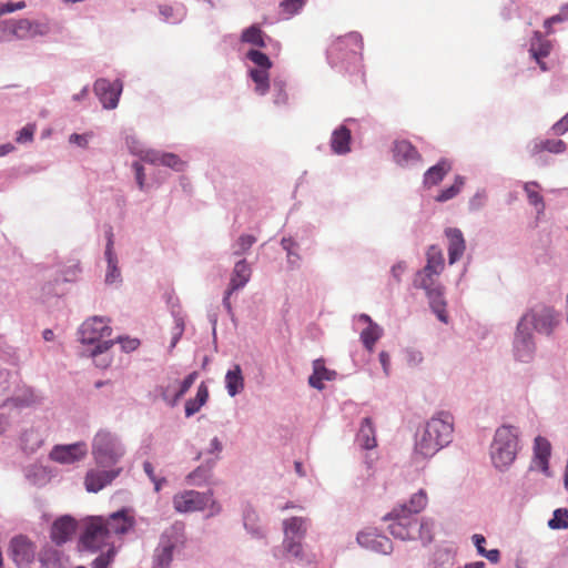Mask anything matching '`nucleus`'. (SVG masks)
<instances>
[{
	"label": "nucleus",
	"mask_w": 568,
	"mask_h": 568,
	"mask_svg": "<svg viewBox=\"0 0 568 568\" xmlns=\"http://www.w3.org/2000/svg\"><path fill=\"white\" fill-rule=\"evenodd\" d=\"M487 202V192L485 189L477 190L468 201V210L470 212L480 211Z\"/></svg>",
	"instance_id": "6e6d98bb"
},
{
	"label": "nucleus",
	"mask_w": 568,
	"mask_h": 568,
	"mask_svg": "<svg viewBox=\"0 0 568 568\" xmlns=\"http://www.w3.org/2000/svg\"><path fill=\"white\" fill-rule=\"evenodd\" d=\"M247 60V78L253 83L254 92L264 97L270 91V70L273 62L270 57L258 49L252 48L245 53Z\"/></svg>",
	"instance_id": "0eeeda50"
},
{
	"label": "nucleus",
	"mask_w": 568,
	"mask_h": 568,
	"mask_svg": "<svg viewBox=\"0 0 568 568\" xmlns=\"http://www.w3.org/2000/svg\"><path fill=\"white\" fill-rule=\"evenodd\" d=\"M265 39L268 37L262 31L258 24H252L245 28L241 33V41L257 48H265Z\"/></svg>",
	"instance_id": "a19ab883"
},
{
	"label": "nucleus",
	"mask_w": 568,
	"mask_h": 568,
	"mask_svg": "<svg viewBox=\"0 0 568 568\" xmlns=\"http://www.w3.org/2000/svg\"><path fill=\"white\" fill-rule=\"evenodd\" d=\"M123 468H92L89 469L84 477V487L87 491L97 494L104 487L110 485L115 478H118Z\"/></svg>",
	"instance_id": "4468645a"
},
{
	"label": "nucleus",
	"mask_w": 568,
	"mask_h": 568,
	"mask_svg": "<svg viewBox=\"0 0 568 568\" xmlns=\"http://www.w3.org/2000/svg\"><path fill=\"white\" fill-rule=\"evenodd\" d=\"M93 136V132H85L83 134L72 133L69 136V143L75 144L79 148L87 149L89 141Z\"/></svg>",
	"instance_id": "052dcab7"
},
{
	"label": "nucleus",
	"mask_w": 568,
	"mask_h": 568,
	"mask_svg": "<svg viewBox=\"0 0 568 568\" xmlns=\"http://www.w3.org/2000/svg\"><path fill=\"white\" fill-rule=\"evenodd\" d=\"M272 94V103L277 109H290L291 98L287 91V80L282 75L270 79V91Z\"/></svg>",
	"instance_id": "393cba45"
},
{
	"label": "nucleus",
	"mask_w": 568,
	"mask_h": 568,
	"mask_svg": "<svg viewBox=\"0 0 568 568\" xmlns=\"http://www.w3.org/2000/svg\"><path fill=\"white\" fill-rule=\"evenodd\" d=\"M465 185V178L463 175H456L454 183L450 186L443 189L437 196L435 197L436 202L445 203L454 197H456L463 186Z\"/></svg>",
	"instance_id": "09e8293b"
},
{
	"label": "nucleus",
	"mask_w": 568,
	"mask_h": 568,
	"mask_svg": "<svg viewBox=\"0 0 568 568\" xmlns=\"http://www.w3.org/2000/svg\"><path fill=\"white\" fill-rule=\"evenodd\" d=\"M251 275V265L245 258H241L233 267L229 285H232V290H241L248 283Z\"/></svg>",
	"instance_id": "72a5a7b5"
},
{
	"label": "nucleus",
	"mask_w": 568,
	"mask_h": 568,
	"mask_svg": "<svg viewBox=\"0 0 568 568\" xmlns=\"http://www.w3.org/2000/svg\"><path fill=\"white\" fill-rule=\"evenodd\" d=\"M115 557L114 548L108 549L105 552H101L91 564L92 568H109Z\"/></svg>",
	"instance_id": "4d7b16f0"
},
{
	"label": "nucleus",
	"mask_w": 568,
	"mask_h": 568,
	"mask_svg": "<svg viewBox=\"0 0 568 568\" xmlns=\"http://www.w3.org/2000/svg\"><path fill=\"white\" fill-rule=\"evenodd\" d=\"M281 246L286 252L288 268H300L301 255L296 252V248L298 247L297 242H295L292 237H283L281 240Z\"/></svg>",
	"instance_id": "c03bdc74"
},
{
	"label": "nucleus",
	"mask_w": 568,
	"mask_h": 568,
	"mask_svg": "<svg viewBox=\"0 0 568 568\" xmlns=\"http://www.w3.org/2000/svg\"><path fill=\"white\" fill-rule=\"evenodd\" d=\"M356 442L364 449H372L376 446L375 428L369 417L363 418Z\"/></svg>",
	"instance_id": "e433bc0d"
},
{
	"label": "nucleus",
	"mask_w": 568,
	"mask_h": 568,
	"mask_svg": "<svg viewBox=\"0 0 568 568\" xmlns=\"http://www.w3.org/2000/svg\"><path fill=\"white\" fill-rule=\"evenodd\" d=\"M197 378V373L192 372L187 376L184 377V379L180 383L178 392V396H184L189 389L194 384L195 379Z\"/></svg>",
	"instance_id": "e2e57ef3"
},
{
	"label": "nucleus",
	"mask_w": 568,
	"mask_h": 568,
	"mask_svg": "<svg viewBox=\"0 0 568 568\" xmlns=\"http://www.w3.org/2000/svg\"><path fill=\"white\" fill-rule=\"evenodd\" d=\"M186 541L185 525L183 521H175L166 528L161 537L160 542L165 546H171L172 549L182 548Z\"/></svg>",
	"instance_id": "cd10ccee"
},
{
	"label": "nucleus",
	"mask_w": 568,
	"mask_h": 568,
	"mask_svg": "<svg viewBox=\"0 0 568 568\" xmlns=\"http://www.w3.org/2000/svg\"><path fill=\"white\" fill-rule=\"evenodd\" d=\"M103 527L108 536L126 534L133 527V520L129 517L126 509H120L103 520Z\"/></svg>",
	"instance_id": "b1692460"
},
{
	"label": "nucleus",
	"mask_w": 568,
	"mask_h": 568,
	"mask_svg": "<svg viewBox=\"0 0 568 568\" xmlns=\"http://www.w3.org/2000/svg\"><path fill=\"white\" fill-rule=\"evenodd\" d=\"M536 353V342L530 327L518 321L513 339V354L516 361L530 363Z\"/></svg>",
	"instance_id": "1a4fd4ad"
},
{
	"label": "nucleus",
	"mask_w": 568,
	"mask_h": 568,
	"mask_svg": "<svg viewBox=\"0 0 568 568\" xmlns=\"http://www.w3.org/2000/svg\"><path fill=\"white\" fill-rule=\"evenodd\" d=\"M31 22L28 19L19 20L13 28V34L18 38H24L31 31Z\"/></svg>",
	"instance_id": "69168bd1"
},
{
	"label": "nucleus",
	"mask_w": 568,
	"mask_h": 568,
	"mask_svg": "<svg viewBox=\"0 0 568 568\" xmlns=\"http://www.w3.org/2000/svg\"><path fill=\"white\" fill-rule=\"evenodd\" d=\"M242 519L244 529L255 539L265 538V529L260 525V517L256 509L251 505L246 504L243 507Z\"/></svg>",
	"instance_id": "bb28decb"
},
{
	"label": "nucleus",
	"mask_w": 568,
	"mask_h": 568,
	"mask_svg": "<svg viewBox=\"0 0 568 568\" xmlns=\"http://www.w3.org/2000/svg\"><path fill=\"white\" fill-rule=\"evenodd\" d=\"M284 539H304L306 535V520L302 517H291L283 521Z\"/></svg>",
	"instance_id": "4c0bfd02"
},
{
	"label": "nucleus",
	"mask_w": 568,
	"mask_h": 568,
	"mask_svg": "<svg viewBox=\"0 0 568 568\" xmlns=\"http://www.w3.org/2000/svg\"><path fill=\"white\" fill-rule=\"evenodd\" d=\"M448 241V262L450 265L460 260L466 250V242L463 232L457 227H448L445 230Z\"/></svg>",
	"instance_id": "5701e85b"
},
{
	"label": "nucleus",
	"mask_w": 568,
	"mask_h": 568,
	"mask_svg": "<svg viewBox=\"0 0 568 568\" xmlns=\"http://www.w3.org/2000/svg\"><path fill=\"white\" fill-rule=\"evenodd\" d=\"M9 550L12 560L18 567L29 565L34 558V545L23 535L11 539Z\"/></svg>",
	"instance_id": "a211bd4d"
},
{
	"label": "nucleus",
	"mask_w": 568,
	"mask_h": 568,
	"mask_svg": "<svg viewBox=\"0 0 568 568\" xmlns=\"http://www.w3.org/2000/svg\"><path fill=\"white\" fill-rule=\"evenodd\" d=\"M426 434H433L442 448L448 446L453 440L454 417L448 412H438L426 424Z\"/></svg>",
	"instance_id": "9b49d317"
},
{
	"label": "nucleus",
	"mask_w": 568,
	"mask_h": 568,
	"mask_svg": "<svg viewBox=\"0 0 568 568\" xmlns=\"http://www.w3.org/2000/svg\"><path fill=\"white\" fill-rule=\"evenodd\" d=\"M348 123H356V120L347 118L343 124L332 132L329 145L332 152L336 155H345L351 152L352 131L347 126Z\"/></svg>",
	"instance_id": "6ab92c4d"
},
{
	"label": "nucleus",
	"mask_w": 568,
	"mask_h": 568,
	"mask_svg": "<svg viewBox=\"0 0 568 568\" xmlns=\"http://www.w3.org/2000/svg\"><path fill=\"white\" fill-rule=\"evenodd\" d=\"M144 161H148L152 164H161L163 166L170 168L176 172H182L185 166V162L181 160V158L174 153H161L156 151H148L145 153Z\"/></svg>",
	"instance_id": "7c9ffc66"
},
{
	"label": "nucleus",
	"mask_w": 568,
	"mask_h": 568,
	"mask_svg": "<svg viewBox=\"0 0 568 568\" xmlns=\"http://www.w3.org/2000/svg\"><path fill=\"white\" fill-rule=\"evenodd\" d=\"M356 541L361 547L381 555H390L394 549L393 541L377 529L359 531Z\"/></svg>",
	"instance_id": "2eb2a0df"
},
{
	"label": "nucleus",
	"mask_w": 568,
	"mask_h": 568,
	"mask_svg": "<svg viewBox=\"0 0 568 568\" xmlns=\"http://www.w3.org/2000/svg\"><path fill=\"white\" fill-rule=\"evenodd\" d=\"M87 444L78 442L68 445H55L50 452V459L63 465L81 460L87 455Z\"/></svg>",
	"instance_id": "f3484780"
},
{
	"label": "nucleus",
	"mask_w": 568,
	"mask_h": 568,
	"mask_svg": "<svg viewBox=\"0 0 568 568\" xmlns=\"http://www.w3.org/2000/svg\"><path fill=\"white\" fill-rule=\"evenodd\" d=\"M209 399V389L204 383H201L197 387V392L194 398H190L185 402V416L191 417L196 414L201 407Z\"/></svg>",
	"instance_id": "79ce46f5"
},
{
	"label": "nucleus",
	"mask_w": 568,
	"mask_h": 568,
	"mask_svg": "<svg viewBox=\"0 0 568 568\" xmlns=\"http://www.w3.org/2000/svg\"><path fill=\"white\" fill-rule=\"evenodd\" d=\"M394 162L404 169H410L422 163L418 150L407 140H396L392 148Z\"/></svg>",
	"instance_id": "dca6fc26"
},
{
	"label": "nucleus",
	"mask_w": 568,
	"mask_h": 568,
	"mask_svg": "<svg viewBox=\"0 0 568 568\" xmlns=\"http://www.w3.org/2000/svg\"><path fill=\"white\" fill-rule=\"evenodd\" d=\"M523 189L527 195L528 203L536 209L537 217H539L546 210L544 196L536 190L541 189V185L537 181H529L523 183Z\"/></svg>",
	"instance_id": "c9c22d12"
},
{
	"label": "nucleus",
	"mask_w": 568,
	"mask_h": 568,
	"mask_svg": "<svg viewBox=\"0 0 568 568\" xmlns=\"http://www.w3.org/2000/svg\"><path fill=\"white\" fill-rule=\"evenodd\" d=\"M79 341L89 346L92 357L105 353L114 341L110 338L112 328L103 317L93 316L84 321L79 327Z\"/></svg>",
	"instance_id": "39448f33"
},
{
	"label": "nucleus",
	"mask_w": 568,
	"mask_h": 568,
	"mask_svg": "<svg viewBox=\"0 0 568 568\" xmlns=\"http://www.w3.org/2000/svg\"><path fill=\"white\" fill-rule=\"evenodd\" d=\"M383 329L376 323H372L367 325L361 333V341L364 347L372 352L375 343L381 338Z\"/></svg>",
	"instance_id": "de8ad7c7"
},
{
	"label": "nucleus",
	"mask_w": 568,
	"mask_h": 568,
	"mask_svg": "<svg viewBox=\"0 0 568 568\" xmlns=\"http://www.w3.org/2000/svg\"><path fill=\"white\" fill-rule=\"evenodd\" d=\"M33 134H34V126L28 124L18 131L16 141L21 144L30 142L33 139Z\"/></svg>",
	"instance_id": "338daca9"
},
{
	"label": "nucleus",
	"mask_w": 568,
	"mask_h": 568,
	"mask_svg": "<svg viewBox=\"0 0 568 568\" xmlns=\"http://www.w3.org/2000/svg\"><path fill=\"white\" fill-rule=\"evenodd\" d=\"M213 496V490H185L173 497V507L178 513H193L204 510Z\"/></svg>",
	"instance_id": "9d476101"
},
{
	"label": "nucleus",
	"mask_w": 568,
	"mask_h": 568,
	"mask_svg": "<svg viewBox=\"0 0 568 568\" xmlns=\"http://www.w3.org/2000/svg\"><path fill=\"white\" fill-rule=\"evenodd\" d=\"M428 504V497L425 489L414 493L408 503H403L393 508L392 511L383 517L384 521H389V534L400 540H420L424 546L434 540V519L417 515L423 511Z\"/></svg>",
	"instance_id": "f257e3e1"
},
{
	"label": "nucleus",
	"mask_w": 568,
	"mask_h": 568,
	"mask_svg": "<svg viewBox=\"0 0 568 568\" xmlns=\"http://www.w3.org/2000/svg\"><path fill=\"white\" fill-rule=\"evenodd\" d=\"M174 549L159 542L153 555V568H169L173 559Z\"/></svg>",
	"instance_id": "49530a36"
},
{
	"label": "nucleus",
	"mask_w": 568,
	"mask_h": 568,
	"mask_svg": "<svg viewBox=\"0 0 568 568\" xmlns=\"http://www.w3.org/2000/svg\"><path fill=\"white\" fill-rule=\"evenodd\" d=\"M438 276V274H433L423 267L415 273L413 286L425 291L430 310L442 323L447 324V304L444 297V287L437 281Z\"/></svg>",
	"instance_id": "423d86ee"
},
{
	"label": "nucleus",
	"mask_w": 568,
	"mask_h": 568,
	"mask_svg": "<svg viewBox=\"0 0 568 568\" xmlns=\"http://www.w3.org/2000/svg\"><path fill=\"white\" fill-rule=\"evenodd\" d=\"M551 131L556 135H562L568 132V112L560 120L554 123Z\"/></svg>",
	"instance_id": "774afa93"
},
{
	"label": "nucleus",
	"mask_w": 568,
	"mask_h": 568,
	"mask_svg": "<svg viewBox=\"0 0 568 568\" xmlns=\"http://www.w3.org/2000/svg\"><path fill=\"white\" fill-rule=\"evenodd\" d=\"M567 149V144L562 140H552V139H546V140H532L528 144V150L530 155H537L541 152H549L552 154H560L564 153Z\"/></svg>",
	"instance_id": "2f4dec72"
},
{
	"label": "nucleus",
	"mask_w": 568,
	"mask_h": 568,
	"mask_svg": "<svg viewBox=\"0 0 568 568\" xmlns=\"http://www.w3.org/2000/svg\"><path fill=\"white\" fill-rule=\"evenodd\" d=\"M550 455V442L542 436H537L534 440V463L546 477L551 476L549 467Z\"/></svg>",
	"instance_id": "4be33fe9"
},
{
	"label": "nucleus",
	"mask_w": 568,
	"mask_h": 568,
	"mask_svg": "<svg viewBox=\"0 0 568 568\" xmlns=\"http://www.w3.org/2000/svg\"><path fill=\"white\" fill-rule=\"evenodd\" d=\"M75 528L77 521L69 515H64L55 519L52 524L50 532L52 541L58 546H62L74 534Z\"/></svg>",
	"instance_id": "412c9836"
},
{
	"label": "nucleus",
	"mask_w": 568,
	"mask_h": 568,
	"mask_svg": "<svg viewBox=\"0 0 568 568\" xmlns=\"http://www.w3.org/2000/svg\"><path fill=\"white\" fill-rule=\"evenodd\" d=\"M225 387L231 397L236 396L244 388V378L240 365H234L225 375Z\"/></svg>",
	"instance_id": "ea45409f"
},
{
	"label": "nucleus",
	"mask_w": 568,
	"mask_h": 568,
	"mask_svg": "<svg viewBox=\"0 0 568 568\" xmlns=\"http://www.w3.org/2000/svg\"><path fill=\"white\" fill-rule=\"evenodd\" d=\"M125 144L131 154L138 155L144 160L148 151H144L143 144L134 135H126Z\"/></svg>",
	"instance_id": "13d9d810"
},
{
	"label": "nucleus",
	"mask_w": 568,
	"mask_h": 568,
	"mask_svg": "<svg viewBox=\"0 0 568 568\" xmlns=\"http://www.w3.org/2000/svg\"><path fill=\"white\" fill-rule=\"evenodd\" d=\"M40 560L47 568H55L59 561V552L57 550H47L41 554Z\"/></svg>",
	"instance_id": "680f3d73"
},
{
	"label": "nucleus",
	"mask_w": 568,
	"mask_h": 568,
	"mask_svg": "<svg viewBox=\"0 0 568 568\" xmlns=\"http://www.w3.org/2000/svg\"><path fill=\"white\" fill-rule=\"evenodd\" d=\"M531 331L551 335L560 322V314L549 306H537L526 312L519 320Z\"/></svg>",
	"instance_id": "6e6552de"
},
{
	"label": "nucleus",
	"mask_w": 568,
	"mask_h": 568,
	"mask_svg": "<svg viewBox=\"0 0 568 568\" xmlns=\"http://www.w3.org/2000/svg\"><path fill=\"white\" fill-rule=\"evenodd\" d=\"M113 245H114L113 233H112V230L110 229L106 232V245H105V251H104V256H105V260L108 263L104 282L108 285L120 284L122 282V275H121V271L118 266V257L113 251Z\"/></svg>",
	"instance_id": "aec40b11"
},
{
	"label": "nucleus",
	"mask_w": 568,
	"mask_h": 568,
	"mask_svg": "<svg viewBox=\"0 0 568 568\" xmlns=\"http://www.w3.org/2000/svg\"><path fill=\"white\" fill-rule=\"evenodd\" d=\"M405 357L407 364L412 367L419 365L424 359L422 352L415 348H407L405 351Z\"/></svg>",
	"instance_id": "0e129e2a"
},
{
	"label": "nucleus",
	"mask_w": 568,
	"mask_h": 568,
	"mask_svg": "<svg viewBox=\"0 0 568 568\" xmlns=\"http://www.w3.org/2000/svg\"><path fill=\"white\" fill-rule=\"evenodd\" d=\"M519 450V430L511 425H501L495 430L489 447L493 466L498 471H506L516 460Z\"/></svg>",
	"instance_id": "7ed1b4c3"
},
{
	"label": "nucleus",
	"mask_w": 568,
	"mask_h": 568,
	"mask_svg": "<svg viewBox=\"0 0 568 568\" xmlns=\"http://www.w3.org/2000/svg\"><path fill=\"white\" fill-rule=\"evenodd\" d=\"M171 314L174 320V326L172 327L171 332L172 336L169 346L170 352L176 346L185 329L184 316L181 314V312L172 310Z\"/></svg>",
	"instance_id": "8fccbe9b"
},
{
	"label": "nucleus",
	"mask_w": 568,
	"mask_h": 568,
	"mask_svg": "<svg viewBox=\"0 0 568 568\" xmlns=\"http://www.w3.org/2000/svg\"><path fill=\"white\" fill-rule=\"evenodd\" d=\"M307 0H281L280 9L284 19H291L298 14L305 7Z\"/></svg>",
	"instance_id": "864d4df0"
},
{
	"label": "nucleus",
	"mask_w": 568,
	"mask_h": 568,
	"mask_svg": "<svg viewBox=\"0 0 568 568\" xmlns=\"http://www.w3.org/2000/svg\"><path fill=\"white\" fill-rule=\"evenodd\" d=\"M568 20V3L561 6L558 13L554 14L552 17L548 18L545 21L544 27L549 31L550 27L555 23L565 22Z\"/></svg>",
	"instance_id": "bf43d9fd"
},
{
	"label": "nucleus",
	"mask_w": 568,
	"mask_h": 568,
	"mask_svg": "<svg viewBox=\"0 0 568 568\" xmlns=\"http://www.w3.org/2000/svg\"><path fill=\"white\" fill-rule=\"evenodd\" d=\"M302 540L303 539H284L282 548H273V556L275 558H281V554L285 552L302 562L311 564L313 561V556L304 552Z\"/></svg>",
	"instance_id": "a878e982"
},
{
	"label": "nucleus",
	"mask_w": 568,
	"mask_h": 568,
	"mask_svg": "<svg viewBox=\"0 0 568 568\" xmlns=\"http://www.w3.org/2000/svg\"><path fill=\"white\" fill-rule=\"evenodd\" d=\"M336 377V372L325 367L321 359L313 363V373L308 377L311 387L322 390L324 389V381H333Z\"/></svg>",
	"instance_id": "473e14b6"
},
{
	"label": "nucleus",
	"mask_w": 568,
	"mask_h": 568,
	"mask_svg": "<svg viewBox=\"0 0 568 568\" xmlns=\"http://www.w3.org/2000/svg\"><path fill=\"white\" fill-rule=\"evenodd\" d=\"M109 538L105 528L103 527V519L101 517L91 518L85 525L84 530L80 536V547L83 550L97 552L101 550L106 539Z\"/></svg>",
	"instance_id": "f8f14e48"
},
{
	"label": "nucleus",
	"mask_w": 568,
	"mask_h": 568,
	"mask_svg": "<svg viewBox=\"0 0 568 568\" xmlns=\"http://www.w3.org/2000/svg\"><path fill=\"white\" fill-rule=\"evenodd\" d=\"M445 266V260L443 255V251L438 245H430L426 252V265L424 266L425 271H429L433 274H438L443 272Z\"/></svg>",
	"instance_id": "58836bf2"
},
{
	"label": "nucleus",
	"mask_w": 568,
	"mask_h": 568,
	"mask_svg": "<svg viewBox=\"0 0 568 568\" xmlns=\"http://www.w3.org/2000/svg\"><path fill=\"white\" fill-rule=\"evenodd\" d=\"M429 435L426 434V427L416 435L415 452L424 458H430L443 449L436 437L433 434Z\"/></svg>",
	"instance_id": "c756f323"
},
{
	"label": "nucleus",
	"mask_w": 568,
	"mask_h": 568,
	"mask_svg": "<svg viewBox=\"0 0 568 568\" xmlns=\"http://www.w3.org/2000/svg\"><path fill=\"white\" fill-rule=\"evenodd\" d=\"M551 45L549 42H538V43H531L529 52L530 55L535 59V61L538 63L540 69L542 71H547L548 68L546 63L542 61L544 58L549 55Z\"/></svg>",
	"instance_id": "3c124183"
},
{
	"label": "nucleus",
	"mask_w": 568,
	"mask_h": 568,
	"mask_svg": "<svg viewBox=\"0 0 568 568\" xmlns=\"http://www.w3.org/2000/svg\"><path fill=\"white\" fill-rule=\"evenodd\" d=\"M362 34L352 31L344 37L337 38L327 49L326 58L329 65L341 73L358 75L364 79L362 64L363 50Z\"/></svg>",
	"instance_id": "f03ea898"
},
{
	"label": "nucleus",
	"mask_w": 568,
	"mask_h": 568,
	"mask_svg": "<svg viewBox=\"0 0 568 568\" xmlns=\"http://www.w3.org/2000/svg\"><path fill=\"white\" fill-rule=\"evenodd\" d=\"M257 239L252 234H242L232 244V255L242 256L246 254L251 247L256 243Z\"/></svg>",
	"instance_id": "603ef678"
},
{
	"label": "nucleus",
	"mask_w": 568,
	"mask_h": 568,
	"mask_svg": "<svg viewBox=\"0 0 568 568\" xmlns=\"http://www.w3.org/2000/svg\"><path fill=\"white\" fill-rule=\"evenodd\" d=\"M20 440L21 447L27 454L34 453L43 444V437L36 428L24 430Z\"/></svg>",
	"instance_id": "37998d69"
},
{
	"label": "nucleus",
	"mask_w": 568,
	"mask_h": 568,
	"mask_svg": "<svg viewBox=\"0 0 568 568\" xmlns=\"http://www.w3.org/2000/svg\"><path fill=\"white\" fill-rule=\"evenodd\" d=\"M126 453L120 436L108 429H100L92 439V456L101 468H118Z\"/></svg>",
	"instance_id": "20e7f679"
},
{
	"label": "nucleus",
	"mask_w": 568,
	"mask_h": 568,
	"mask_svg": "<svg viewBox=\"0 0 568 568\" xmlns=\"http://www.w3.org/2000/svg\"><path fill=\"white\" fill-rule=\"evenodd\" d=\"M186 8L182 3L171 4H160L159 13L160 18L163 22L171 24L181 23L186 17Z\"/></svg>",
	"instance_id": "f704fd0d"
},
{
	"label": "nucleus",
	"mask_w": 568,
	"mask_h": 568,
	"mask_svg": "<svg viewBox=\"0 0 568 568\" xmlns=\"http://www.w3.org/2000/svg\"><path fill=\"white\" fill-rule=\"evenodd\" d=\"M452 170L449 160L443 158L435 165L426 170L423 176V185L426 189L438 185Z\"/></svg>",
	"instance_id": "c85d7f7f"
},
{
	"label": "nucleus",
	"mask_w": 568,
	"mask_h": 568,
	"mask_svg": "<svg viewBox=\"0 0 568 568\" xmlns=\"http://www.w3.org/2000/svg\"><path fill=\"white\" fill-rule=\"evenodd\" d=\"M216 459H219V457H216L214 460L207 462L206 466H199L193 471H191L186 477L189 484L194 486H202L205 484L211 477V469L215 465Z\"/></svg>",
	"instance_id": "a18cd8bd"
},
{
	"label": "nucleus",
	"mask_w": 568,
	"mask_h": 568,
	"mask_svg": "<svg viewBox=\"0 0 568 568\" xmlns=\"http://www.w3.org/2000/svg\"><path fill=\"white\" fill-rule=\"evenodd\" d=\"M551 530H561L568 528V509L557 508L552 511L551 518L547 523Z\"/></svg>",
	"instance_id": "5fc2aeb1"
},
{
	"label": "nucleus",
	"mask_w": 568,
	"mask_h": 568,
	"mask_svg": "<svg viewBox=\"0 0 568 568\" xmlns=\"http://www.w3.org/2000/svg\"><path fill=\"white\" fill-rule=\"evenodd\" d=\"M93 91L104 109L113 110L119 104L123 82L120 79L112 82L105 78H99L93 84Z\"/></svg>",
	"instance_id": "ddd939ff"
}]
</instances>
